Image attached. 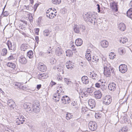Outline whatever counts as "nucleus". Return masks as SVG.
I'll return each instance as SVG.
<instances>
[{"label":"nucleus","instance_id":"f257e3e1","mask_svg":"<svg viewBox=\"0 0 132 132\" xmlns=\"http://www.w3.org/2000/svg\"><path fill=\"white\" fill-rule=\"evenodd\" d=\"M39 102L38 101H35L32 104V109H31V104L29 103H25L23 105V107L25 109H27V111L29 113L32 111L36 113H38L40 111V109L39 107Z\"/></svg>","mask_w":132,"mask_h":132},{"label":"nucleus","instance_id":"f03ea898","mask_svg":"<svg viewBox=\"0 0 132 132\" xmlns=\"http://www.w3.org/2000/svg\"><path fill=\"white\" fill-rule=\"evenodd\" d=\"M84 20L87 22H89L95 24L97 22L96 16L93 13L88 12L83 15Z\"/></svg>","mask_w":132,"mask_h":132},{"label":"nucleus","instance_id":"7ed1b4c3","mask_svg":"<svg viewBox=\"0 0 132 132\" xmlns=\"http://www.w3.org/2000/svg\"><path fill=\"white\" fill-rule=\"evenodd\" d=\"M106 63L104 64V75L107 77H109L111 75V72L112 73L113 71V68L111 67L110 64L107 62H106Z\"/></svg>","mask_w":132,"mask_h":132},{"label":"nucleus","instance_id":"20e7f679","mask_svg":"<svg viewBox=\"0 0 132 132\" xmlns=\"http://www.w3.org/2000/svg\"><path fill=\"white\" fill-rule=\"evenodd\" d=\"M90 129L92 131L95 130L97 128V125L96 122L94 121H90L88 125Z\"/></svg>","mask_w":132,"mask_h":132},{"label":"nucleus","instance_id":"39448f33","mask_svg":"<svg viewBox=\"0 0 132 132\" xmlns=\"http://www.w3.org/2000/svg\"><path fill=\"white\" fill-rule=\"evenodd\" d=\"M6 44L9 50L13 51L16 50V46L15 44L14 43L12 45V43L10 40L7 42Z\"/></svg>","mask_w":132,"mask_h":132},{"label":"nucleus","instance_id":"423d86ee","mask_svg":"<svg viewBox=\"0 0 132 132\" xmlns=\"http://www.w3.org/2000/svg\"><path fill=\"white\" fill-rule=\"evenodd\" d=\"M111 98L109 95L105 96L103 99V103L106 105H108L111 103Z\"/></svg>","mask_w":132,"mask_h":132},{"label":"nucleus","instance_id":"0eeeda50","mask_svg":"<svg viewBox=\"0 0 132 132\" xmlns=\"http://www.w3.org/2000/svg\"><path fill=\"white\" fill-rule=\"evenodd\" d=\"M26 119L22 115L20 116L16 119V123L18 125L22 124L25 121Z\"/></svg>","mask_w":132,"mask_h":132},{"label":"nucleus","instance_id":"6e6552de","mask_svg":"<svg viewBox=\"0 0 132 132\" xmlns=\"http://www.w3.org/2000/svg\"><path fill=\"white\" fill-rule=\"evenodd\" d=\"M117 6V3L115 2H113L110 4L111 8L113 11L116 12L118 11V7Z\"/></svg>","mask_w":132,"mask_h":132},{"label":"nucleus","instance_id":"1a4fd4ad","mask_svg":"<svg viewBox=\"0 0 132 132\" xmlns=\"http://www.w3.org/2000/svg\"><path fill=\"white\" fill-rule=\"evenodd\" d=\"M119 69V71L122 73L126 72L128 69L127 66L125 64H122L120 65Z\"/></svg>","mask_w":132,"mask_h":132},{"label":"nucleus","instance_id":"9d476101","mask_svg":"<svg viewBox=\"0 0 132 132\" xmlns=\"http://www.w3.org/2000/svg\"><path fill=\"white\" fill-rule=\"evenodd\" d=\"M61 100L63 103L66 104L69 103L70 101L69 97L67 96H62Z\"/></svg>","mask_w":132,"mask_h":132},{"label":"nucleus","instance_id":"9b49d317","mask_svg":"<svg viewBox=\"0 0 132 132\" xmlns=\"http://www.w3.org/2000/svg\"><path fill=\"white\" fill-rule=\"evenodd\" d=\"M38 68L39 70L43 72L45 71L47 69L46 66L43 64L41 63L38 64Z\"/></svg>","mask_w":132,"mask_h":132},{"label":"nucleus","instance_id":"f8f14e48","mask_svg":"<svg viewBox=\"0 0 132 132\" xmlns=\"http://www.w3.org/2000/svg\"><path fill=\"white\" fill-rule=\"evenodd\" d=\"M88 105L89 107L91 108H93L95 107L96 103L94 100L90 99L88 101Z\"/></svg>","mask_w":132,"mask_h":132},{"label":"nucleus","instance_id":"ddd939ff","mask_svg":"<svg viewBox=\"0 0 132 132\" xmlns=\"http://www.w3.org/2000/svg\"><path fill=\"white\" fill-rule=\"evenodd\" d=\"M88 75L89 77L92 78L94 80H97L98 79V76L94 71H92V72H89Z\"/></svg>","mask_w":132,"mask_h":132},{"label":"nucleus","instance_id":"4468645a","mask_svg":"<svg viewBox=\"0 0 132 132\" xmlns=\"http://www.w3.org/2000/svg\"><path fill=\"white\" fill-rule=\"evenodd\" d=\"M7 104L12 109H14L15 106V102L12 100H8Z\"/></svg>","mask_w":132,"mask_h":132},{"label":"nucleus","instance_id":"2eb2a0df","mask_svg":"<svg viewBox=\"0 0 132 132\" xmlns=\"http://www.w3.org/2000/svg\"><path fill=\"white\" fill-rule=\"evenodd\" d=\"M108 87L110 90L113 91L116 89V86L114 83H112L109 84Z\"/></svg>","mask_w":132,"mask_h":132},{"label":"nucleus","instance_id":"dca6fc26","mask_svg":"<svg viewBox=\"0 0 132 132\" xmlns=\"http://www.w3.org/2000/svg\"><path fill=\"white\" fill-rule=\"evenodd\" d=\"M71 63V62L69 61V62H67L65 64L66 68L70 70L73 69L74 67L73 65Z\"/></svg>","mask_w":132,"mask_h":132},{"label":"nucleus","instance_id":"f3484780","mask_svg":"<svg viewBox=\"0 0 132 132\" xmlns=\"http://www.w3.org/2000/svg\"><path fill=\"white\" fill-rule=\"evenodd\" d=\"M95 97L97 98L100 99L102 97V94L101 92L99 90L95 91L94 93Z\"/></svg>","mask_w":132,"mask_h":132},{"label":"nucleus","instance_id":"a211bd4d","mask_svg":"<svg viewBox=\"0 0 132 132\" xmlns=\"http://www.w3.org/2000/svg\"><path fill=\"white\" fill-rule=\"evenodd\" d=\"M81 80L82 82L85 84H88L89 82V80L87 77L84 76L81 78Z\"/></svg>","mask_w":132,"mask_h":132},{"label":"nucleus","instance_id":"6ab92c4d","mask_svg":"<svg viewBox=\"0 0 132 132\" xmlns=\"http://www.w3.org/2000/svg\"><path fill=\"white\" fill-rule=\"evenodd\" d=\"M19 61L20 63L22 64H25L27 62L26 58L23 56H21L19 57Z\"/></svg>","mask_w":132,"mask_h":132},{"label":"nucleus","instance_id":"aec40b11","mask_svg":"<svg viewBox=\"0 0 132 132\" xmlns=\"http://www.w3.org/2000/svg\"><path fill=\"white\" fill-rule=\"evenodd\" d=\"M101 46L103 48L107 47L108 45V42L105 40L101 41Z\"/></svg>","mask_w":132,"mask_h":132},{"label":"nucleus","instance_id":"412c9836","mask_svg":"<svg viewBox=\"0 0 132 132\" xmlns=\"http://www.w3.org/2000/svg\"><path fill=\"white\" fill-rule=\"evenodd\" d=\"M60 94H61L58 93H56L53 95L54 97L56 98L55 99L56 102H58L59 101L61 97H62V96Z\"/></svg>","mask_w":132,"mask_h":132},{"label":"nucleus","instance_id":"4be33fe9","mask_svg":"<svg viewBox=\"0 0 132 132\" xmlns=\"http://www.w3.org/2000/svg\"><path fill=\"white\" fill-rule=\"evenodd\" d=\"M83 41L81 38H79L76 39L75 42L76 45L77 46H80L82 44Z\"/></svg>","mask_w":132,"mask_h":132},{"label":"nucleus","instance_id":"5701e85b","mask_svg":"<svg viewBox=\"0 0 132 132\" xmlns=\"http://www.w3.org/2000/svg\"><path fill=\"white\" fill-rule=\"evenodd\" d=\"M118 28L120 31H123L125 30L126 27L123 23H120L119 24Z\"/></svg>","mask_w":132,"mask_h":132},{"label":"nucleus","instance_id":"b1692460","mask_svg":"<svg viewBox=\"0 0 132 132\" xmlns=\"http://www.w3.org/2000/svg\"><path fill=\"white\" fill-rule=\"evenodd\" d=\"M55 53L57 55L61 56L62 54L63 51L62 49L60 47H58L56 49Z\"/></svg>","mask_w":132,"mask_h":132},{"label":"nucleus","instance_id":"393cba45","mask_svg":"<svg viewBox=\"0 0 132 132\" xmlns=\"http://www.w3.org/2000/svg\"><path fill=\"white\" fill-rule=\"evenodd\" d=\"M73 29L74 32L77 33H80L79 31V28L78 25H75L73 26Z\"/></svg>","mask_w":132,"mask_h":132},{"label":"nucleus","instance_id":"a878e982","mask_svg":"<svg viewBox=\"0 0 132 132\" xmlns=\"http://www.w3.org/2000/svg\"><path fill=\"white\" fill-rule=\"evenodd\" d=\"M80 95H81V96L82 97H83V96L87 97L88 95L87 92L86 91H85V89H83L80 93Z\"/></svg>","mask_w":132,"mask_h":132},{"label":"nucleus","instance_id":"bb28decb","mask_svg":"<svg viewBox=\"0 0 132 132\" xmlns=\"http://www.w3.org/2000/svg\"><path fill=\"white\" fill-rule=\"evenodd\" d=\"M127 15L128 17L132 19V8L130 9L127 11Z\"/></svg>","mask_w":132,"mask_h":132},{"label":"nucleus","instance_id":"cd10ccee","mask_svg":"<svg viewBox=\"0 0 132 132\" xmlns=\"http://www.w3.org/2000/svg\"><path fill=\"white\" fill-rule=\"evenodd\" d=\"M56 15V14H54L52 12H51L50 13H47L46 14V16L48 17L50 19H53Z\"/></svg>","mask_w":132,"mask_h":132},{"label":"nucleus","instance_id":"c85d7f7f","mask_svg":"<svg viewBox=\"0 0 132 132\" xmlns=\"http://www.w3.org/2000/svg\"><path fill=\"white\" fill-rule=\"evenodd\" d=\"M8 67L12 68L13 69H14L16 67V64L12 62L8 63L7 64Z\"/></svg>","mask_w":132,"mask_h":132},{"label":"nucleus","instance_id":"c756f323","mask_svg":"<svg viewBox=\"0 0 132 132\" xmlns=\"http://www.w3.org/2000/svg\"><path fill=\"white\" fill-rule=\"evenodd\" d=\"M39 79H40L47 78L48 77V75L45 73L42 74L38 75Z\"/></svg>","mask_w":132,"mask_h":132},{"label":"nucleus","instance_id":"7c9ffc66","mask_svg":"<svg viewBox=\"0 0 132 132\" xmlns=\"http://www.w3.org/2000/svg\"><path fill=\"white\" fill-rule=\"evenodd\" d=\"M66 55L67 56H71L73 55V52L71 50H68L66 51Z\"/></svg>","mask_w":132,"mask_h":132},{"label":"nucleus","instance_id":"2f4dec72","mask_svg":"<svg viewBox=\"0 0 132 132\" xmlns=\"http://www.w3.org/2000/svg\"><path fill=\"white\" fill-rule=\"evenodd\" d=\"M28 46L24 44H22L20 47V49L21 51H25L28 48Z\"/></svg>","mask_w":132,"mask_h":132},{"label":"nucleus","instance_id":"473e14b6","mask_svg":"<svg viewBox=\"0 0 132 132\" xmlns=\"http://www.w3.org/2000/svg\"><path fill=\"white\" fill-rule=\"evenodd\" d=\"M128 41L126 37H122L121 39L120 40V42L121 43L124 44Z\"/></svg>","mask_w":132,"mask_h":132},{"label":"nucleus","instance_id":"72a5a7b5","mask_svg":"<svg viewBox=\"0 0 132 132\" xmlns=\"http://www.w3.org/2000/svg\"><path fill=\"white\" fill-rule=\"evenodd\" d=\"M33 52L32 51L30 50L27 52V56L30 59L32 58L33 56Z\"/></svg>","mask_w":132,"mask_h":132},{"label":"nucleus","instance_id":"f704fd0d","mask_svg":"<svg viewBox=\"0 0 132 132\" xmlns=\"http://www.w3.org/2000/svg\"><path fill=\"white\" fill-rule=\"evenodd\" d=\"M91 60L93 62L96 63L99 61V57L97 56H94Z\"/></svg>","mask_w":132,"mask_h":132},{"label":"nucleus","instance_id":"c9c22d12","mask_svg":"<svg viewBox=\"0 0 132 132\" xmlns=\"http://www.w3.org/2000/svg\"><path fill=\"white\" fill-rule=\"evenodd\" d=\"M125 50L123 47L120 48L118 50V51L120 54L122 55L125 52Z\"/></svg>","mask_w":132,"mask_h":132},{"label":"nucleus","instance_id":"e433bc0d","mask_svg":"<svg viewBox=\"0 0 132 132\" xmlns=\"http://www.w3.org/2000/svg\"><path fill=\"white\" fill-rule=\"evenodd\" d=\"M52 3L54 4H59L61 2V0H52Z\"/></svg>","mask_w":132,"mask_h":132},{"label":"nucleus","instance_id":"4c0bfd02","mask_svg":"<svg viewBox=\"0 0 132 132\" xmlns=\"http://www.w3.org/2000/svg\"><path fill=\"white\" fill-rule=\"evenodd\" d=\"M50 32L48 29H46L43 31V35L45 36H48L49 35Z\"/></svg>","mask_w":132,"mask_h":132},{"label":"nucleus","instance_id":"58836bf2","mask_svg":"<svg viewBox=\"0 0 132 132\" xmlns=\"http://www.w3.org/2000/svg\"><path fill=\"white\" fill-rule=\"evenodd\" d=\"M64 82L67 85H71V81L70 79L68 78H64Z\"/></svg>","mask_w":132,"mask_h":132},{"label":"nucleus","instance_id":"ea45409f","mask_svg":"<svg viewBox=\"0 0 132 132\" xmlns=\"http://www.w3.org/2000/svg\"><path fill=\"white\" fill-rule=\"evenodd\" d=\"M85 91H86L87 93H92L94 91V89L93 88H88L87 89H85Z\"/></svg>","mask_w":132,"mask_h":132},{"label":"nucleus","instance_id":"a19ab883","mask_svg":"<svg viewBox=\"0 0 132 132\" xmlns=\"http://www.w3.org/2000/svg\"><path fill=\"white\" fill-rule=\"evenodd\" d=\"M128 131V128L126 127L121 128L119 130V132H127Z\"/></svg>","mask_w":132,"mask_h":132},{"label":"nucleus","instance_id":"79ce46f5","mask_svg":"<svg viewBox=\"0 0 132 132\" xmlns=\"http://www.w3.org/2000/svg\"><path fill=\"white\" fill-rule=\"evenodd\" d=\"M62 87L60 86L59 90H57L56 93H59L62 96L64 94V91L62 89Z\"/></svg>","mask_w":132,"mask_h":132},{"label":"nucleus","instance_id":"37998d69","mask_svg":"<svg viewBox=\"0 0 132 132\" xmlns=\"http://www.w3.org/2000/svg\"><path fill=\"white\" fill-rule=\"evenodd\" d=\"M85 57L88 61L91 60V54H86L85 55Z\"/></svg>","mask_w":132,"mask_h":132},{"label":"nucleus","instance_id":"c03bdc74","mask_svg":"<svg viewBox=\"0 0 132 132\" xmlns=\"http://www.w3.org/2000/svg\"><path fill=\"white\" fill-rule=\"evenodd\" d=\"M7 50L5 48H3L2 50V54L3 56H5L7 54Z\"/></svg>","mask_w":132,"mask_h":132},{"label":"nucleus","instance_id":"a18cd8bd","mask_svg":"<svg viewBox=\"0 0 132 132\" xmlns=\"http://www.w3.org/2000/svg\"><path fill=\"white\" fill-rule=\"evenodd\" d=\"M66 115V118L67 120H69L72 118V116L71 115V114L70 113H67Z\"/></svg>","mask_w":132,"mask_h":132},{"label":"nucleus","instance_id":"49530a36","mask_svg":"<svg viewBox=\"0 0 132 132\" xmlns=\"http://www.w3.org/2000/svg\"><path fill=\"white\" fill-rule=\"evenodd\" d=\"M99 83H100L101 84V85H102V86L104 87H106L105 85V81L104 80H101L99 81Z\"/></svg>","mask_w":132,"mask_h":132},{"label":"nucleus","instance_id":"de8ad7c7","mask_svg":"<svg viewBox=\"0 0 132 132\" xmlns=\"http://www.w3.org/2000/svg\"><path fill=\"white\" fill-rule=\"evenodd\" d=\"M79 31L80 32H83L84 31L85 29V26L82 25H80L79 27Z\"/></svg>","mask_w":132,"mask_h":132},{"label":"nucleus","instance_id":"09e8293b","mask_svg":"<svg viewBox=\"0 0 132 132\" xmlns=\"http://www.w3.org/2000/svg\"><path fill=\"white\" fill-rule=\"evenodd\" d=\"M88 109L85 107H82L81 109V112L82 113H85L87 111Z\"/></svg>","mask_w":132,"mask_h":132},{"label":"nucleus","instance_id":"8fccbe9b","mask_svg":"<svg viewBox=\"0 0 132 132\" xmlns=\"http://www.w3.org/2000/svg\"><path fill=\"white\" fill-rule=\"evenodd\" d=\"M14 85L16 86L19 89L21 86L22 85V84L19 82H16L14 83Z\"/></svg>","mask_w":132,"mask_h":132},{"label":"nucleus","instance_id":"3c124183","mask_svg":"<svg viewBox=\"0 0 132 132\" xmlns=\"http://www.w3.org/2000/svg\"><path fill=\"white\" fill-rule=\"evenodd\" d=\"M44 132H55V131L52 130L50 128H47L45 131Z\"/></svg>","mask_w":132,"mask_h":132},{"label":"nucleus","instance_id":"603ef678","mask_svg":"<svg viewBox=\"0 0 132 132\" xmlns=\"http://www.w3.org/2000/svg\"><path fill=\"white\" fill-rule=\"evenodd\" d=\"M50 61L52 64H53L56 62V60L54 58H52L50 59Z\"/></svg>","mask_w":132,"mask_h":132},{"label":"nucleus","instance_id":"864d4df0","mask_svg":"<svg viewBox=\"0 0 132 132\" xmlns=\"http://www.w3.org/2000/svg\"><path fill=\"white\" fill-rule=\"evenodd\" d=\"M5 7H5H4V8H3V11L2 13L3 14V13H4L3 14L4 16H6L8 15L9 14H8V12L6 11H5L4 12Z\"/></svg>","mask_w":132,"mask_h":132},{"label":"nucleus","instance_id":"5fc2aeb1","mask_svg":"<svg viewBox=\"0 0 132 132\" xmlns=\"http://www.w3.org/2000/svg\"><path fill=\"white\" fill-rule=\"evenodd\" d=\"M77 102L76 101H74L72 102V103H71V105L72 106H75V107L76 108H77Z\"/></svg>","mask_w":132,"mask_h":132},{"label":"nucleus","instance_id":"6e6d98bb","mask_svg":"<svg viewBox=\"0 0 132 132\" xmlns=\"http://www.w3.org/2000/svg\"><path fill=\"white\" fill-rule=\"evenodd\" d=\"M75 46L74 45H72L71 47V49L73 51H74L75 53L77 52L76 49L75 48Z\"/></svg>","mask_w":132,"mask_h":132},{"label":"nucleus","instance_id":"4d7b16f0","mask_svg":"<svg viewBox=\"0 0 132 132\" xmlns=\"http://www.w3.org/2000/svg\"><path fill=\"white\" fill-rule=\"evenodd\" d=\"M14 56L13 55H11L9 57L7 58V60H10L14 59Z\"/></svg>","mask_w":132,"mask_h":132},{"label":"nucleus","instance_id":"13d9d810","mask_svg":"<svg viewBox=\"0 0 132 132\" xmlns=\"http://www.w3.org/2000/svg\"><path fill=\"white\" fill-rule=\"evenodd\" d=\"M101 84L99 83H96L95 84V86L97 88H99L101 87V88H102L103 87L102 86V85H101Z\"/></svg>","mask_w":132,"mask_h":132},{"label":"nucleus","instance_id":"bf43d9fd","mask_svg":"<svg viewBox=\"0 0 132 132\" xmlns=\"http://www.w3.org/2000/svg\"><path fill=\"white\" fill-rule=\"evenodd\" d=\"M96 5L97 6V8L98 10V13H100V12L102 13V12H101V10H100L101 7H100V6L99 4H97Z\"/></svg>","mask_w":132,"mask_h":132},{"label":"nucleus","instance_id":"052dcab7","mask_svg":"<svg viewBox=\"0 0 132 132\" xmlns=\"http://www.w3.org/2000/svg\"><path fill=\"white\" fill-rule=\"evenodd\" d=\"M39 4H36L34 5V11L35 12L36 10L37 9L38 6Z\"/></svg>","mask_w":132,"mask_h":132},{"label":"nucleus","instance_id":"680f3d73","mask_svg":"<svg viewBox=\"0 0 132 132\" xmlns=\"http://www.w3.org/2000/svg\"><path fill=\"white\" fill-rule=\"evenodd\" d=\"M102 59L103 61H104V63L103 62V63L104 64L105 63H106V62H107V61H106V58L105 56H103L102 58Z\"/></svg>","mask_w":132,"mask_h":132},{"label":"nucleus","instance_id":"e2e57ef3","mask_svg":"<svg viewBox=\"0 0 132 132\" xmlns=\"http://www.w3.org/2000/svg\"><path fill=\"white\" fill-rule=\"evenodd\" d=\"M89 48V47H88V48L87 50V51L86 52V54H90L92 53V52L91 49H90Z\"/></svg>","mask_w":132,"mask_h":132},{"label":"nucleus","instance_id":"0e129e2a","mask_svg":"<svg viewBox=\"0 0 132 132\" xmlns=\"http://www.w3.org/2000/svg\"><path fill=\"white\" fill-rule=\"evenodd\" d=\"M57 79L58 80H61L62 79V76L60 75H57Z\"/></svg>","mask_w":132,"mask_h":132},{"label":"nucleus","instance_id":"69168bd1","mask_svg":"<svg viewBox=\"0 0 132 132\" xmlns=\"http://www.w3.org/2000/svg\"><path fill=\"white\" fill-rule=\"evenodd\" d=\"M35 39L37 43V44H38L39 41V37L38 36H36L35 37Z\"/></svg>","mask_w":132,"mask_h":132},{"label":"nucleus","instance_id":"338daca9","mask_svg":"<svg viewBox=\"0 0 132 132\" xmlns=\"http://www.w3.org/2000/svg\"><path fill=\"white\" fill-rule=\"evenodd\" d=\"M39 31V28H37L35 29V33L37 35H38V33Z\"/></svg>","mask_w":132,"mask_h":132},{"label":"nucleus","instance_id":"774afa93","mask_svg":"<svg viewBox=\"0 0 132 132\" xmlns=\"http://www.w3.org/2000/svg\"><path fill=\"white\" fill-rule=\"evenodd\" d=\"M123 119L125 123H127L128 122V119L126 118L125 117H123Z\"/></svg>","mask_w":132,"mask_h":132}]
</instances>
